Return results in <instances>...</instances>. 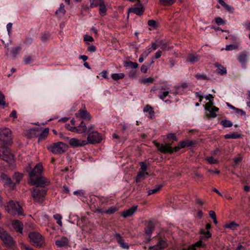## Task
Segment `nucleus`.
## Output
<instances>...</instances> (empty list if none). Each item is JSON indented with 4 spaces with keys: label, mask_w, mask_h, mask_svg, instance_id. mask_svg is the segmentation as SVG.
Masks as SVG:
<instances>
[{
    "label": "nucleus",
    "mask_w": 250,
    "mask_h": 250,
    "mask_svg": "<svg viewBox=\"0 0 250 250\" xmlns=\"http://www.w3.org/2000/svg\"><path fill=\"white\" fill-rule=\"evenodd\" d=\"M43 167L40 164H37L29 172V184L35 185L31 190L32 196L35 202L42 203L44 199L47 190L44 188L50 184V181L42 175Z\"/></svg>",
    "instance_id": "1"
},
{
    "label": "nucleus",
    "mask_w": 250,
    "mask_h": 250,
    "mask_svg": "<svg viewBox=\"0 0 250 250\" xmlns=\"http://www.w3.org/2000/svg\"><path fill=\"white\" fill-rule=\"evenodd\" d=\"M153 143L154 145L158 148V150L163 153H169L172 154L174 152H177L181 148H182V147H181V146L178 144V145L173 148L171 147V145L172 144L167 143L165 145L164 144H160L157 143L156 141L154 140L153 141Z\"/></svg>",
    "instance_id": "2"
},
{
    "label": "nucleus",
    "mask_w": 250,
    "mask_h": 250,
    "mask_svg": "<svg viewBox=\"0 0 250 250\" xmlns=\"http://www.w3.org/2000/svg\"><path fill=\"white\" fill-rule=\"evenodd\" d=\"M0 238L4 245L8 248H12L16 245V242L11 235L1 227H0Z\"/></svg>",
    "instance_id": "3"
},
{
    "label": "nucleus",
    "mask_w": 250,
    "mask_h": 250,
    "mask_svg": "<svg viewBox=\"0 0 250 250\" xmlns=\"http://www.w3.org/2000/svg\"><path fill=\"white\" fill-rule=\"evenodd\" d=\"M11 131L8 128L0 129V145H10L12 143Z\"/></svg>",
    "instance_id": "4"
},
{
    "label": "nucleus",
    "mask_w": 250,
    "mask_h": 250,
    "mask_svg": "<svg viewBox=\"0 0 250 250\" xmlns=\"http://www.w3.org/2000/svg\"><path fill=\"white\" fill-rule=\"evenodd\" d=\"M5 209L8 213L12 215H20L22 212V208L19 204L12 200L5 206Z\"/></svg>",
    "instance_id": "5"
},
{
    "label": "nucleus",
    "mask_w": 250,
    "mask_h": 250,
    "mask_svg": "<svg viewBox=\"0 0 250 250\" xmlns=\"http://www.w3.org/2000/svg\"><path fill=\"white\" fill-rule=\"evenodd\" d=\"M28 236L33 246L41 247L43 245L44 241L42 236L39 233L36 231L31 232L29 233Z\"/></svg>",
    "instance_id": "6"
},
{
    "label": "nucleus",
    "mask_w": 250,
    "mask_h": 250,
    "mask_svg": "<svg viewBox=\"0 0 250 250\" xmlns=\"http://www.w3.org/2000/svg\"><path fill=\"white\" fill-rule=\"evenodd\" d=\"M47 149L55 154L63 153L66 149V145L61 142L53 143L47 146Z\"/></svg>",
    "instance_id": "7"
},
{
    "label": "nucleus",
    "mask_w": 250,
    "mask_h": 250,
    "mask_svg": "<svg viewBox=\"0 0 250 250\" xmlns=\"http://www.w3.org/2000/svg\"><path fill=\"white\" fill-rule=\"evenodd\" d=\"M5 146H1L0 147V158L8 163H12L14 161L13 155L9 148Z\"/></svg>",
    "instance_id": "8"
},
{
    "label": "nucleus",
    "mask_w": 250,
    "mask_h": 250,
    "mask_svg": "<svg viewBox=\"0 0 250 250\" xmlns=\"http://www.w3.org/2000/svg\"><path fill=\"white\" fill-rule=\"evenodd\" d=\"M102 140L101 136L96 131H92L90 132L87 138L88 144H95L99 143Z\"/></svg>",
    "instance_id": "9"
},
{
    "label": "nucleus",
    "mask_w": 250,
    "mask_h": 250,
    "mask_svg": "<svg viewBox=\"0 0 250 250\" xmlns=\"http://www.w3.org/2000/svg\"><path fill=\"white\" fill-rule=\"evenodd\" d=\"M75 115L77 118H81L87 121H89L92 118L89 113L85 109H79Z\"/></svg>",
    "instance_id": "10"
},
{
    "label": "nucleus",
    "mask_w": 250,
    "mask_h": 250,
    "mask_svg": "<svg viewBox=\"0 0 250 250\" xmlns=\"http://www.w3.org/2000/svg\"><path fill=\"white\" fill-rule=\"evenodd\" d=\"M69 143L73 147L83 146L88 144V142L85 140L81 141L75 138L70 139Z\"/></svg>",
    "instance_id": "11"
},
{
    "label": "nucleus",
    "mask_w": 250,
    "mask_h": 250,
    "mask_svg": "<svg viewBox=\"0 0 250 250\" xmlns=\"http://www.w3.org/2000/svg\"><path fill=\"white\" fill-rule=\"evenodd\" d=\"M114 237L116 238L117 243L122 249L126 250H128L129 249V245L127 243L124 242V239L119 233H116L114 235Z\"/></svg>",
    "instance_id": "12"
},
{
    "label": "nucleus",
    "mask_w": 250,
    "mask_h": 250,
    "mask_svg": "<svg viewBox=\"0 0 250 250\" xmlns=\"http://www.w3.org/2000/svg\"><path fill=\"white\" fill-rule=\"evenodd\" d=\"M0 177L3 183H4V185H6L12 188H15V184L12 182L11 178L8 175L2 173Z\"/></svg>",
    "instance_id": "13"
},
{
    "label": "nucleus",
    "mask_w": 250,
    "mask_h": 250,
    "mask_svg": "<svg viewBox=\"0 0 250 250\" xmlns=\"http://www.w3.org/2000/svg\"><path fill=\"white\" fill-rule=\"evenodd\" d=\"M155 229L154 225L152 221H149L145 224V228L144 229L145 233L148 236L151 235L152 233Z\"/></svg>",
    "instance_id": "14"
},
{
    "label": "nucleus",
    "mask_w": 250,
    "mask_h": 250,
    "mask_svg": "<svg viewBox=\"0 0 250 250\" xmlns=\"http://www.w3.org/2000/svg\"><path fill=\"white\" fill-rule=\"evenodd\" d=\"M12 225L17 232L21 233L22 232L23 226L21 221L18 220H14L12 222Z\"/></svg>",
    "instance_id": "15"
},
{
    "label": "nucleus",
    "mask_w": 250,
    "mask_h": 250,
    "mask_svg": "<svg viewBox=\"0 0 250 250\" xmlns=\"http://www.w3.org/2000/svg\"><path fill=\"white\" fill-rule=\"evenodd\" d=\"M69 240L66 237H62L55 241V244L58 247H65L68 246Z\"/></svg>",
    "instance_id": "16"
},
{
    "label": "nucleus",
    "mask_w": 250,
    "mask_h": 250,
    "mask_svg": "<svg viewBox=\"0 0 250 250\" xmlns=\"http://www.w3.org/2000/svg\"><path fill=\"white\" fill-rule=\"evenodd\" d=\"M137 208V206H133L130 208L126 210H124L121 212V216L124 217V218H126L127 217L133 215L136 211Z\"/></svg>",
    "instance_id": "17"
},
{
    "label": "nucleus",
    "mask_w": 250,
    "mask_h": 250,
    "mask_svg": "<svg viewBox=\"0 0 250 250\" xmlns=\"http://www.w3.org/2000/svg\"><path fill=\"white\" fill-rule=\"evenodd\" d=\"M49 133V128H45L43 130L41 131H38L37 132V137H38L39 140L38 141H40L42 140H44L46 139Z\"/></svg>",
    "instance_id": "18"
},
{
    "label": "nucleus",
    "mask_w": 250,
    "mask_h": 250,
    "mask_svg": "<svg viewBox=\"0 0 250 250\" xmlns=\"http://www.w3.org/2000/svg\"><path fill=\"white\" fill-rule=\"evenodd\" d=\"M75 127L76 129V133L81 134L87 132V126L83 121L81 122L79 125L75 126Z\"/></svg>",
    "instance_id": "19"
},
{
    "label": "nucleus",
    "mask_w": 250,
    "mask_h": 250,
    "mask_svg": "<svg viewBox=\"0 0 250 250\" xmlns=\"http://www.w3.org/2000/svg\"><path fill=\"white\" fill-rule=\"evenodd\" d=\"M42 128L37 127L33 129H30L27 130L25 132V135L29 138L33 137H37V132L40 131Z\"/></svg>",
    "instance_id": "20"
},
{
    "label": "nucleus",
    "mask_w": 250,
    "mask_h": 250,
    "mask_svg": "<svg viewBox=\"0 0 250 250\" xmlns=\"http://www.w3.org/2000/svg\"><path fill=\"white\" fill-rule=\"evenodd\" d=\"M99 14L101 16H104L106 14V8L104 4V0H100L99 4Z\"/></svg>",
    "instance_id": "21"
},
{
    "label": "nucleus",
    "mask_w": 250,
    "mask_h": 250,
    "mask_svg": "<svg viewBox=\"0 0 250 250\" xmlns=\"http://www.w3.org/2000/svg\"><path fill=\"white\" fill-rule=\"evenodd\" d=\"M247 59V53L246 52L244 51L240 53L239 56L238 58L239 62L243 66H245L246 62Z\"/></svg>",
    "instance_id": "22"
},
{
    "label": "nucleus",
    "mask_w": 250,
    "mask_h": 250,
    "mask_svg": "<svg viewBox=\"0 0 250 250\" xmlns=\"http://www.w3.org/2000/svg\"><path fill=\"white\" fill-rule=\"evenodd\" d=\"M130 12L134 13L138 16H141L144 12V8L140 6L139 7L131 8L129 10Z\"/></svg>",
    "instance_id": "23"
},
{
    "label": "nucleus",
    "mask_w": 250,
    "mask_h": 250,
    "mask_svg": "<svg viewBox=\"0 0 250 250\" xmlns=\"http://www.w3.org/2000/svg\"><path fill=\"white\" fill-rule=\"evenodd\" d=\"M214 66L217 68V71L218 74L221 75H225L227 73L226 68L218 63H214Z\"/></svg>",
    "instance_id": "24"
},
{
    "label": "nucleus",
    "mask_w": 250,
    "mask_h": 250,
    "mask_svg": "<svg viewBox=\"0 0 250 250\" xmlns=\"http://www.w3.org/2000/svg\"><path fill=\"white\" fill-rule=\"evenodd\" d=\"M158 239V242L157 245L161 250L164 249L168 247V243L166 240L162 239L161 237H159Z\"/></svg>",
    "instance_id": "25"
},
{
    "label": "nucleus",
    "mask_w": 250,
    "mask_h": 250,
    "mask_svg": "<svg viewBox=\"0 0 250 250\" xmlns=\"http://www.w3.org/2000/svg\"><path fill=\"white\" fill-rule=\"evenodd\" d=\"M241 135L240 134H238L237 132H231L229 134H227L224 136V138L226 139H238L240 138Z\"/></svg>",
    "instance_id": "26"
},
{
    "label": "nucleus",
    "mask_w": 250,
    "mask_h": 250,
    "mask_svg": "<svg viewBox=\"0 0 250 250\" xmlns=\"http://www.w3.org/2000/svg\"><path fill=\"white\" fill-rule=\"evenodd\" d=\"M66 12V11L64 9V5L63 3H61L60 5V7L59 9L56 11L55 14L58 16H63Z\"/></svg>",
    "instance_id": "27"
},
{
    "label": "nucleus",
    "mask_w": 250,
    "mask_h": 250,
    "mask_svg": "<svg viewBox=\"0 0 250 250\" xmlns=\"http://www.w3.org/2000/svg\"><path fill=\"white\" fill-rule=\"evenodd\" d=\"M199 59L200 56L199 55H195L194 54H189L187 58L188 61L191 63L197 62Z\"/></svg>",
    "instance_id": "28"
},
{
    "label": "nucleus",
    "mask_w": 250,
    "mask_h": 250,
    "mask_svg": "<svg viewBox=\"0 0 250 250\" xmlns=\"http://www.w3.org/2000/svg\"><path fill=\"white\" fill-rule=\"evenodd\" d=\"M194 142L191 140H185L180 142L179 145L181 146V147L185 148L186 147H188L194 145Z\"/></svg>",
    "instance_id": "29"
},
{
    "label": "nucleus",
    "mask_w": 250,
    "mask_h": 250,
    "mask_svg": "<svg viewBox=\"0 0 250 250\" xmlns=\"http://www.w3.org/2000/svg\"><path fill=\"white\" fill-rule=\"evenodd\" d=\"M200 234H203L202 236H200V237L201 238V239H203L204 238L207 239L208 238H209L211 237V233L209 231H205L204 229H202L200 231Z\"/></svg>",
    "instance_id": "30"
},
{
    "label": "nucleus",
    "mask_w": 250,
    "mask_h": 250,
    "mask_svg": "<svg viewBox=\"0 0 250 250\" xmlns=\"http://www.w3.org/2000/svg\"><path fill=\"white\" fill-rule=\"evenodd\" d=\"M218 2L229 12H233L234 8L228 5L223 0H218Z\"/></svg>",
    "instance_id": "31"
},
{
    "label": "nucleus",
    "mask_w": 250,
    "mask_h": 250,
    "mask_svg": "<svg viewBox=\"0 0 250 250\" xmlns=\"http://www.w3.org/2000/svg\"><path fill=\"white\" fill-rule=\"evenodd\" d=\"M125 74L123 73H113L111 75V78L115 81L123 79L125 77Z\"/></svg>",
    "instance_id": "32"
},
{
    "label": "nucleus",
    "mask_w": 250,
    "mask_h": 250,
    "mask_svg": "<svg viewBox=\"0 0 250 250\" xmlns=\"http://www.w3.org/2000/svg\"><path fill=\"white\" fill-rule=\"evenodd\" d=\"M220 123L224 128L230 127L233 125L232 122L228 120H222L221 121Z\"/></svg>",
    "instance_id": "33"
},
{
    "label": "nucleus",
    "mask_w": 250,
    "mask_h": 250,
    "mask_svg": "<svg viewBox=\"0 0 250 250\" xmlns=\"http://www.w3.org/2000/svg\"><path fill=\"white\" fill-rule=\"evenodd\" d=\"M219 110V108L215 106H213L211 109L210 110V115H208L209 117L215 118L217 116V114L215 112H217Z\"/></svg>",
    "instance_id": "34"
},
{
    "label": "nucleus",
    "mask_w": 250,
    "mask_h": 250,
    "mask_svg": "<svg viewBox=\"0 0 250 250\" xmlns=\"http://www.w3.org/2000/svg\"><path fill=\"white\" fill-rule=\"evenodd\" d=\"M146 174L148 175V173H145L144 172H140L138 173L136 177V182L137 183L140 182L142 179H144V176Z\"/></svg>",
    "instance_id": "35"
},
{
    "label": "nucleus",
    "mask_w": 250,
    "mask_h": 250,
    "mask_svg": "<svg viewBox=\"0 0 250 250\" xmlns=\"http://www.w3.org/2000/svg\"><path fill=\"white\" fill-rule=\"evenodd\" d=\"M175 0H160V2L164 6H169L173 4Z\"/></svg>",
    "instance_id": "36"
},
{
    "label": "nucleus",
    "mask_w": 250,
    "mask_h": 250,
    "mask_svg": "<svg viewBox=\"0 0 250 250\" xmlns=\"http://www.w3.org/2000/svg\"><path fill=\"white\" fill-rule=\"evenodd\" d=\"M118 210L117 208L115 207H111L107 209L104 210V213L107 214H112Z\"/></svg>",
    "instance_id": "37"
},
{
    "label": "nucleus",
    "mask_w": 250,
    "mask_h": 250,
    "mask_svg": "<svg viewBox=\"0 0 250 250\" xmlns=\"http://www.w3.org/2000/svg\"><path fill=\"white\" fill-rule=\"evenodd\" d=\"M22 178V175L19 173H15L13 177L14 180L15 181L16 183H19Z\"/></svg>",
    "instance_id": "38"
},
{
    "label": "nucleus",
    "mask_w": 250,
    "mask_h": 250,
    "mask_svg": "<svg viewBox=\"0 0 250 250\" xmlns=\"http://www.w3.org/2000/svg\"><path fill=\"white\" fill-rule=\"evenodd\" d=\"M53 217L56 220L57 223L60 226H62V216L59 214H56L54 215Z\"/></svg>",
    "instance_id": "39"
},
{
    "label": "nucleus",
    "mask_w": 250,
    "mask_h": 250,
    "mask_svg": "<svg viewBox=\"0 0 250 250\" xmlns=\"http://www.w3.org/2000/svg\"><path fill=\"white\" fill-rule=\"evenodd\" d=\"M161 188V186H157L155 188L150 189L148 191V195H150L154 193H157Z\"/></svg>",
    "instance_id": "40"
},
{
    "label": "nucleus",
    "mask_w": 250,
    "mask_h": 250,
    "mask_svg": "<svg viewBox=\"0 0 250 250\" xmlns=\"http://www.w3.org/2000/svg\"><path fill=\"white\" fill-rule=\"evenodd\" d=\"M90 2V7L91 8L97 7L99 4L100 0H88Z\"/></svg>",
    "instance_id": "41"
},
{
    "label": "nucleus",
    "mask_w": 250,
    "mask_h": 250,
    "mask_svg": "<svg viewBox=\"0 0 250 250\" xmlns=\"http://www.w3.org/2000/svg\"><path fill=\"white\" fill-rule=\"evenodd\" d=\"M238 226V224H236L234 222L232 221L230 223L226 225L225 227L232 229H234Z\"/></svg>",
    "instance_id": "42"
},
{
    "label": "nucleus",
    "mask_w": 250,
    "mask_h": 250,
    "mask_svg": "<svg viewBox=\"0 0 250 250\" xmlns=\"http://www.w3.org/2000/svg\"><path fill=\"white\" fill-rule=\"evenodd\" d=\"M202 240L203 239H201V238L200 237V240L199 241H198L197 242H196L194 244H193L192 245V247H194V248H195V247L200 248V247H204V246H205V244L203 243Z\"/></svg>",
    "instance_id": "43"
},
{
    "label": "nucleus",
    "mask_w": 250,
    "mask_h": 250,
    "mask_svg": "<svg viewBox=\"0 0 250 250\" xmlns=\"http://www.w3.org/2000/svg\"><path fill=\"white\" fill-rule=\"evenodd\" d=\"M213 106V101L208 102L205 105V109L209 112Z\"/></svg>",
    "instance_id": "44"
},
{
    "label": "nucleus",
    "mask_w": 250,
    "mask_h": 250,
    "mask_svg": "<svg viewBox=\"0 0 250 250\" xmlns=\"http://www.w3.org/2000/svg\"><path fill=\"white\" fill-rule=\"evenodd\" d=\"M21 50V47L20 46H17L12 49L11 53L13 55L14 58H16L17 55L19 53Z\"/></svg>",
    "instance_id": "45"
},
{
    "label": "nucleus",
    "mask_w": 250,
    "mask_h": 250,
    "mask_svg": "<svg viewBox=\"0 0 250 250\" xmlns=\"http://www.w3.org/2000/svg\"><path fill=\"white\" fill-rule=\"evenodd\" d=\"M5 100V96L4 94L0 92V105H3L4 106L6 105V103L4 101Z\"/></svg>",
    "instance_id": "46"
},
{
    "label": "nucleus",
    "mask_w": 250,
    "mask_h": 250,
    "mask_svg": "<svg viewBox=\"0 0 250 250\" xmlns=\"http://www.w3.org/2000/svg\"><path fill=\"white\" fill-rule=\"evenodd\" d=\"M31 62V57L28 55H25L23 58V62L26 64H29Z\"/></svg>",
    "instance_id": "47"
},
{
    "label": "nucleus",
    "mask_w": 250,
    "mask_h": 250,
    "mask_svg": "<svg viewBox=\"0 0 250 250\" xmlns=\"http://www.w3.org/2000/svg\"><path fill=\"white\" fill-rule=\"evenodd\" d=\"M147 24L148 26L152 27L154 28H156L157 27V23L155 21L153 20H150L148 21Z\"/></svg>",
    "instance_id": "48"
},
{
    "label": "nucleus",
    "mask_w": 250,
    "mask_h": 250,
    "mask_svg": "<svg viewBox=\"0 0 250 250\" xmlns=\"http://www.w3.org/2000/svg\"><path fill=\"white\" fill-rule=\"evenodd\" d=\"M169 92L168 91L161 92L159 95V97L161 100H164L165 98L168 96Z\"/></svg>",
    "instance_id": "49"
},
{
    "label": "nucleus",
    "mask_w": 250,
    "mask_h": 250,
    "mask_svg": "<svg viewBox=\"0 0 250 250\" xmlns=\"http://www.w3.org/2000/svg\"><path fill=\"white\" fill-rule=\"evenodd\" d=\"M207 160L210 164H216L218 163V161L212 156L208 158Z\"/></svg>",
    "instance_id": "50"
},
{
    "label": "nucleus",
    "mask_w": 250,
    "mask_h": 250,
    "mask_svg": "<svg viewBox=\"0 0 250 250\" xmlns=\"http://www.w3.org/2000/svg\"><path fill=\"white\" fill-rule=\"evenodd\" d=\"M65 128L69 131H71L76 133V127L71 126L69 124H66L65 125Z\"/></svg>",
    "instance_id": "51"
},
{
    "label": "nucleus",
    "mask_w": 250,
    "mask_h": 250,
    "mask_svg": "<svg viewBox=\"0 0 250 250\" xmlns=\"http://www.w3.org/2000/svg\"><path fill=\"white\" fill-rule=\"evenodd\" d=\"M90 8H91L90 7V5L88 6L87 5H83L82 6V10H81L82 13H83L89 12Z\"/></svg>",
    "instance_id": "52"
},
{
    "label": "nucleus",
    "mask_w": 250,
    "mask_h": 250,
    "mask_svg": "<svg viewBox=\"0 0 250 250\" xmlns=\"http://www.w3.org/2000/svg\"><path fill=\"white\" fill-rule=\"evenodd\" d=\"M233 161L235 165H237L242 161V157L239 155L238 156L235 157Z\"/></svg>",
    "instance_id": "53"
},
{
    "label": "nucleus",
    "mask_w": 250,
    "mask_h": 250,
    "mask_svg": "<svg viewBox=\"0 0 250 250\" xmlns=\"http://www.w3.org/2000/svg\"><path fill=\"white\" fill-rule=\"evenodd\" d=\"M167 138L168 139H171L172 140L175 141H177V138L175 135V134H174V133H169L167 135Z\"/></svg>",
    "instance_id": "54"
},
{
    "label": "nucleus",
    "mask_w": 250,
    "mask_h": 250,
    "mask_svg": "<svg viewBox=\"0 0 250 250\" xmlns=\"http://www.w3.org/2000/svg\"><path fill=\"white\" fill-rule=\"evenodd\" d=\"M153 82V78L152 77H148L146 79H144L142 80V83H152Z\"/></svg>",
    "instance_id": "55"
},
{
    "label": "nucleus",
    "mask_w": 250,
    "mask_h": 250,
    "mask_svg": "<svg viewBox=\"0 0 250 250\" xmlns=\"http://www.w3.org/2000/svg\"><path fill=\"white\" fill-rule=\"evenodd\" d=\"M215 22L218 25H222L224 23V21L220 17L216 18L215 19Z\"/></svg>",
    "instance_id": "56"
},
{
    "label": "nucleus",
    "mask_w": 250,
    "mask_h": 250,
    "mask_svg": "<svg viewBox=\"0 0 250 250\" xmlns=\"http://www.w3.org/2000/svg\"><path fill=\"white\" fill-rule=\"evenodd\" d=\"M83 40L85 42H93L94 41V39L92 38V37H91L90 36H89V35H85L84 36Z\"/></svg>",
    "instance_id": "57"
},
{
    "label": "nucleus",
    "mask_w": 250,
    "mask_h": 250,
    "mask_svg": "<svg viewBox=\"0 0 250 250\" xmlns=\"http://www.w3.org/2000/svg\"><path fill=\"white\" fill-rule=\"evenodd\" d=\"M235 112L238 114H240L241 116H245L246 115V112L241 109L236 108Z\"/></svg>",
    "instance_id": "58"
},
{
    "label": "nucleus",
    "mask_w": 250,
    "mask_h": 250,
    "mask_svg": "<svg viewBox=\"0 0 250 250\" xmlns=\"http://www.w3.org/2000/svg\"><path fill=\"white\" fill-rule=\"evenodd\" d=\"M236 48V46L233 44L227 45L226 46V50L228 51L233 50Z\"/></svg>",
    "instance_id": "59"
},
{
    "label": "nucleus",
    "mask_w": 250,
    "mask_h": 250,
    "mask_svg": "<svg viewBox=\"0 0 250 250\" xmlns=\"http://www.w3.org/2000/svg\"><path fill=\"white\" fill-rule=\"evenodd\" d=\"M127 64L129 65V66L132 68H136L138 66V64L136 62H127Z\"/></svg>",
    "instance_id": "60"
},
{
    "label": "nucleus",
    "mask_w": 250,
    "mask_h": 250,
    "mask_svg": "<svg viewBox=\"0 0 250 250\" xmlns=\"http://www.w3.org/2000/svg\"><path fill=\"white\" fill-rule=\"evenodd\" d=\"M195 77L197 79H204V80L207 79V77L206 75H202L201 74H197L196 75Z\"/></svg>",
    "instance_id": "61"
},
{
    "label": "nucleus",
    "mask_w": 250,
    "mask_h": 250,
    "mask_svg": "<svg viewBox=\"0 0 250 250\" xmlns=\"http://www.w3.org/2000/svg\"><path fill=\"white\" fill-rule=\"evenodd\" d=\"M49 39V35L46 34L42 35L41 37V40L43 42H47Z\"/></svg>",
    "instance_id": "62"
},
{
    "label": "nucleus",
    "mask_w": 250,
    "mask_h": 250,
    "mask_svg": "<svg viewBox=\"0 0 250 250\" xmlns=\"http://www.w3.org/2000/svg\"><path fill=\"white\" fill-rule=\"evenodd\" d=\"M87 50L90 52H94L96 50V47L94 45H91L88 47Z\"/></svg>",
    "instance_id": "63"
},
{
    "label": "nucleus",
    "mask_w": 250,
    "mask_h": 250,
    "mask_svg": "<svg viewBox=\"0 0 250 250\" xmlns=\"http://www.w3.org/2000/svg\"><path fill=\"white\" fill-rule=\"evenodd\" d=\"M161 249L156 244L148 248V250H161Z\"/></svg>",
    "instance_id": "64"
}]
</instances>
